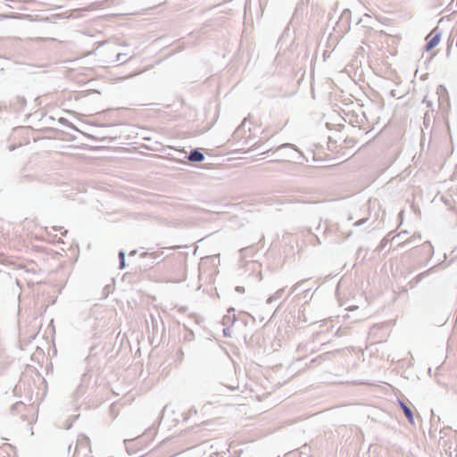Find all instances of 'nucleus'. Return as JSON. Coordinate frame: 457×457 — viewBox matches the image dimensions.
<instances>
[{
	"mask_svg": "<svg viewBox=\"0 0 457 457\" xmlns=\"http://www.w3.org/2000/svg\"><path fill=\"white\" fill-rule=\"evenodd\" d=\"M351 15H352V12L349 9H345L342 12V13L339 17V20L337 22V28L341 32H346L350 29Z\"/></svg>",
	"mask_w": 457,
	"mask_h": 457,
	"instance_id": "1",
	"label": "nucleus"
},
{
	"mask_svg": "<svg viewBox=\"0 0 457 457\" xmlns=\"http://www.w3.org/2000/svg\"><path fill=\"white\" fill-rule=\"evenodd\" d=\"M309 312H310L309 306L306 303L303 304L298 312V316H297L298 320L302 321L303 323H307V322H309L311 324L316 323L318 321V318L309 316V314H310Z\"/></svg>",
	"mask_w": 457,
	"mask_h": 457,
	"instance_id": "2",
	"label": "nucleus"
},
{
	"mask_svg": "<svg viewBox=\"0 0 457 457\" xmlns=\"http://www.w3.org/2000/svg\"><path fill=\"white\" fill-rule=\"evenodd\" d=\"M90 448V440L87 436H79L78 440H77V444H76V448H75V452L76 453H79V451L81 450H89Z\"/></svg>",
	"mask_w": 457,
	"mask_h": 457,
	"instance_id": "3",
	"label": "nucleus"
},
{
	"mask_svg": "<svg viewBox=\"0 0 457 457\" xmlns=\"http://www.w3.org/2000/svg\"><path fill=\"white\" fill-rule=\"evenodd\" d=\"M204 159V155L202 152H200L198 149H193L190 151L188 155V160L190 162H202Z\"/></svg>",
	"mask_w": 457,
	"mask_h": 457,
	"instance_id": "4",
	"label": "nucleus"
},
{
	"mask_svg": "<svg viewBox=\"0 0 457 457\" xmlns=\"http://www.w3.org/2000/svg\"><path fill=\"white\" fill-rule=\"evenodd\" d=\"M398 403H399V405L401 407V409L403 410L405 417L407 418V420L412 423L413 422V413H412V411L411 410V408L402 400H398Z\"/></svg>",
	"mask_w": 457,
	"mask_h": 457,
	"instance_id": "5",
	"label": "nucleus"
},
{
	"mask_svg": "<svg viewBox=\"0 0 457 457\" xmlns=\"http://www.w3.org/2000/svg\"><path fill=\"white\" fill-rule=\"evenodd\" d=\"M221 386H223L222 388L217 389V391L220 394H225L228 391L232 392L238 389V383L237 381H235L233 384H225L222 382Z\"/></svg>",
	"mask_w": 457,
	"mask_h": 457,
	"instance_id": "6",
	"label": "nucleus"
},
{
	"mask_svg": "<svg viewBox=\"0 0 457 457\" xmlns=\"http://www.w3.org/2000/svg\"><path fill=\"white\" fill-rule=\"evenodd\" d=\"M440 41V34H436L435 36H433L428 41V43L426 44V50L427 51H430L432 50L433 48H435L438 43Z\"/></svg>",
	"mask_w": 457,
	"mask_h": 457,
	"instance_id": "7",
	"label": "nucleus"
},
{
	"mask_svg": "<svg viewBox=\"0 0 457 457\" xmlns=\"http://www.w3.org/2000/svg\"><path fill=\"white\" fill-rule=\"evenodd\" d=\"M26 99L23 96H16L13 104L17 110L21 111L26 106Z\"/></svg>",
	"mask_w": 457,
	"mask_h": 457,
	"instance_id": "8",
	"label": "nucleus"
},
{
	"mask_svg": "<svg viewBox=\"0 0 457 457\" xmlns=\"http://www.w3.org/2000/svg\"><path fill=\"white\" fill-rule=\"evenodd\" d=\"M283 292H284V288L278 290L274 295H272L267 299V303H270L274 299L280 298L282 296Z\"/></svg>",
	"mask_w": 457,
	"mask_h": 457,
	"instance_id": "9",
	"label": "nucleus"
},
{
	"mask_svg": "<svg viewBox=\"0 0 457 457\" xmlns=\"http://www.w3.org/2000/svg\"><path fill=\"white\" fill-rule=\"evenodd\" d=\"M119 260H120V269L125 268V253L123 251H120L119 253Z\"/></svg>",
	"mask_w": 457,
	"mask_h": 457,
	"instance_id": "10",
	"label": "nucleus"
},
{
	"mask_svg": "<svg viewBox=\"0 0 457 457\" xmlns=\"http://www.w3.org/2000/svg\"><path fill=\"white\" fill-rule=\"evenodd\" d=\"M59 122H60V123H62V124H63V125H66V126H68V127H70V128H71V129H75V130H78V129L75 128V126H73L71 122H69V120H68L67 119H65V118H60V119H59Z\"/></svg>",
	"mask_w": 457,
	"mask_h": 457,
	"instance_id": "11",
	"label": "nucleus"
},
{
	"mask_svg": "<svg viewBox=\"0 0 457 457\" xmlns=\"http://www.w3.org/2000/svg\"><path fill=\"white\" fill-rule=\"evenodd\" d=\"M303 282H304V280H301V281H299V282L295 283V284L291 287L290 292H289V295H292L293 293H295V292L296 291V289L298 288V287H299L302 283H303Z\"/></svg>",
	"mask_w": 457,
	"mask_h": 457,
	"instance_id": "12",
	"label": "nucleus"
},
{
	"mask_svg": "<svg viewBox=\"0 0 457 457\" xmlns=\"http://www.w3.org/2000/svg\"><path fill=\"white\" fill-rule=\"evenodd\" d=\"M128 59L126 58V54H117V62H125Z\"/></svg>",
	"mask_w": 457,
	"mask_h": 457,
	"instance_id": "13",
	"label": "nucleus"
},
{
	"mask_svg": "<svg viewBox=\"0 0 457 457\" xmlns=\"http://www.w3.org/2000/svg\"><path fill=\"white\" fill-rule=\"evenodd\" d=\"M368 220V218L361 219L353 223V226L358 227L364 224Z\"/></svg>",
	"mask_w": 457,
	"mask_h": 457,
	"instance_id": "14",
	"label": "nucleus"
},
{
	"mask_svg": "<svg viewBox=\"0 0 457 457\" xmlns=\"http://www.w3.org/2000/svg\"><path fill=\"white\" fill-rule=\"evenodd\" d=\"M387 242L388 241L386 238H383L379 244L378 248L383 249L386 245Z\"/></svg>",
	"mask_w": 457,
	"mask_h": 457,
	"instance_id": "15",
	"label": "nucleus"
},
{
	"mask_svg": "<svg viewBox=\"0 0 457 457\" xmlns=\"http://www.w3.org/2000/svg\"><path fill=\"white\" fill-rule=\"evenodd\" d=\"M142 255L143 256L151 255L153 258H157L158 257V254L156 253H144Z\"/></svg>",
	"mask_w": 457,
	"mask_h": 457,
	"instance_id": "16",
	"label": "nucleus"
},
{
	"mask_svg": "<svg viewBox=\"0 0 457 457\" xmlns=\"http://www.w3.org/2000/svg\"><path fill=\"white\" fill-rule=\"evenodd\" d=\"M246 126V120H245L242 124H241V127L239 128V129L237 130V133H239L240 129H244Z\"/></svg>",
	"mask_w": 457,
	"mask_h": 457,
	"instance_id": "17",
	"label": "nucleus"
},
{
	"mask_svg": "<svg viewBox=\"0 0 457 457\" xmlns=\"http://www.w3.org/2000/svg\"><path fill=\"white\" fill-rule=\"evenodd\" d=\"M130 442H131V440H129V439H125V440H124V444L126 445V448H127V451H128L129 453V446H128V444H129V443H130Z\"/></svg>",
	"mask_w": 457,
	"mask_h": 457,
	"instance_id": "18",
	"label": "nucleus"
},
{
	"mask_svg": "<svg viewBox=\"0 0 457 457\" xmlns=\"http://www.w3.org/2000/svg\"><path fill=\"white\" fill-rule=\"evenodd\" d=\"M236 290L239 293H243L245 291L244 287H236Z\"/></svg>",
	"mask_w": 457,
	"mask_h": 457,
	"instance_id": "19",
	"label": "nucleus"
},
{
	"mask_svg": "<svg viewBox=\"0 0 457 457\" xmlns=\"http://www.w3.org/2000/svg\"><path fill=\"white\" fill-rule=\"evenodd\" d=\"M413 239H410V240H407L405 241L403 244L404 245H410L411 242H412Z\"/></svg>",
	"mask_w": 457,
	"mask_h": 457,
	"instance_id": "20",
	"label": "nucleus"
},
{
	"mask_svg": "<svg viewBox=\"0 0 457 457\" xmlns=\"http://www.w3.org/2000/svg\"><path fill=\"white\" fill-rule=\"evenodd\" d=\"M189 413H196V410L192 408L190 409Z\"/></svg>",
	"mask_w": 457,
	"mask_h": 457,
	"instance_id": "21",
	"label": "nucleus"
},
{
	"mask_svg": "<svg viewBox=\"0 0 457 457\" xmlns=\"http://www.w3.org/2000/svg\"><path fill=\"white\" fill-rule=\"evenodd\" d=\"M292 455L294 456H299V453H293Z\"/></svg>",
	"mask_w": 457,
	"mask_h": 457,
	"instance_id": "22",
	"label": "nucleus"
},
{
	"mask_svg": "<svg viewBox=\"0 0 457 457\" xmlns=\"http://www.w3.org/2000/svg\"><path fill=\"white\" fill-rule=\"evenodd\" d=\"M227 319L228 320V319H229V317H228H228H227V316L223 317V320H224V321H225Z\"/></svg>",
	"mask_w": 457,
	"mask_h": 457,
	"instance_id": "23",
	"label": "nucleus"
},
{
	"mask_svg": "<svg viewBox=\"0 0 457 457\" xmlns=\"http://www.w3.org/2000/svg\"><path fill=\"white\" fill-rule=\"evenodd\" d=\"M136 252L135 251H132L129 254L130 255H135Z\"/></svg>",
	"mask_w": 457,
	"mask_h": 457,
	"instance_id": "24",
	"label": "nucleus"
},
{
	"mask_svg": "<svg viewBox=\"0 0 457 457\" xmlns=\"http://www.w3.org/2000/svg\"><path fill=\"white\" fill-rule=\"evenodd\" d=\"M348 220H353V217H352V216H349Z\"/></svg>",
	"mask_w": 457,
	"mask_h": 457,
	"instance_id": "25",
	"label": "nucleus"
}]
</instances>
